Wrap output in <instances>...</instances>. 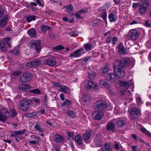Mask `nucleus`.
Wrapping results in <instances>:
<instances>
[{
  "mask_svg": "<svg viewBox=\"0 0 151 151\" xmlns=\"http://www.w3.org/2000/svg\"><path fill=\"white\" fill-rule=\"evenodd\" d=\"M149 5L150 4L148 2H146L143 3L142 5H140L139 9V13L142 14H145Z\"/></svg>",
  "mask_w": 151,
  "mask_h": 151,
  "instance_id": "obj_14",
  "label": "nucleus"
},
{
  "mask_svg": "<svg viewBox=\"0 0 151 151\" xmlns=\"http://www.w3.org/2000/svg\"><path fill=\"white\" fill-rule=\"evenodd\" d=\"M32 75L28 72H26L22 74L19 78V81L22 83H25L29 81L32 78Z\"/></svg>",
  "mask_w": 151,
  "mask_h": 151,
  "instance_id": "obj_5",
  "label": "nucleus"
},
{
  "mask_svg": "<svg viewBox=\"0 0 151 151\" xmlns=\"http://www.w3.org/2000/svg\"><path fill=\"white\" fill-rule=\"evenodd\" d=\"M96 144L97 147H99L101 146L102 144L101 140L100 139H99V140L96 141Z\"/></svg>",
  "mask_w": 151,
  "mask_h": 151,
  "instance_id": "obj_57",
  "label": "nucleus"
},
{
  "mask_svg": "<svg viewBox=\"0 0 151 151\" xmlns=\"http://www.w3.org/2000/svg\"><path fill=\"white\" fill-rule=\"evenodd\" d=\"M24 91L27 90L31 88V86L27 84H24Z\"/></svg>",
  "mask_w": 151,
  "mask_h": 151,
  "instance_id": "obj_45",
  "label": "nucleus"
},
{
  "mask_svg": "<svg viewBox=\"0 0 151 151\" xmlns=\"http://www.w3.org/2000/svg\"><path fill=\"white\" fill-rule=\"evenodd\" d=\"M141 130L143 132L148 135L150 137H151V133L147 131L144 128H141Z\"/></svg>",
  "mask_w": 151,
  "mask_h": 151,
  "instance_id": "obj_33",
  "label": "nucleus"
},
{
  "mask_svg": "<svg viewBox=\"0 0 151 151\" xmlns=\"http://www.w3.org/2000/svg\"><path fill=\"white\" fill-rule=\"evenodd\" d=\"M67 113L68 115L71 116L72 118L75 117L76 115L73 111L69 110L67 111Z\"/></svg>",
  "mask_w": 151,
  "mask_h": 151,
  "instance_id": "obj_34",
  "label": "nucleus"
},
{
  "mask_svg": "<svg viewBox=\"0 0 151 151\" xmlns=\"http://www.w3.org/2000/svg\"><path fill=\"white\" fill-rule=\"evenodd\" d=\"M50 37L53 40L55 38V34L53 33H51L49 35Z\"/></svg>",
  "mask_w": 151,
  "mask_h": 151,
  "instance_id": "obj_64",
  "label": "nucleus"
},
{
  "mask_svg": "<svg viewBox=\"0 0 151 151\" xmlns=\"http://www.w3.org/2000/svg\"><path fill=\"white\" fill-rule=\"evenodd\" d=\"M22 73V72L19 71H14L12 73V75L14 76H18Z\"/></svg>",
  "mask_w": 151,
  "mask_h": 151,
  "instance_id": "obj_46",
  "label": "nucleus"
},
{
  "mask_svg": "<svg viewBox=\"0 0 151 151\" xmlns=\"http://www.w3.org/2000/svg\"><path fill=\"white\" fill-rule=\"evenodd\" d=\"M4 13V9L0 6V17H2Z\"/></svg>",
  "mask_w": 151,
  "mask_h": 151,
  "instance_id": "obj_51",
  "label": "nucleus"
},
{
  "mask_svg": "<svg viewBox=\"0 0 151 151\" xmlns=\"http://www.w3.org/2000/svg\"><path fill=\"white\" fill-rule=\"evenodd\" d=\"M11 52L14 54L17 55H18L19 53V52L17 49H15L13 50H12Z\"/></svg>",
  "mask_w": 151,
  "mask_h": 151,
  "instance_id": "obj_48",
  "label": "nucleus"
},
{
  "mask_svg": "<svg viewBox=\"0 0 151 151\" xmlns=\"http://www.w3.org/2000/svg\"><path fill=\"white\" fill-rule=\"evenodd\" d=\"M101 20L100 19H95L92 22V26L93 27H95L98 25L100 24Z\"/></svg>",
  "mask_w": 151,
  "mask_h": 151,
  "instance_id": "obj_30",
  "label": "nucleus"
},
{
  "mask_svg": "<svg viewBox=\"0 0 151 151\" xmlns=\"http://www.w3.org/2000/svg\"><path fill=\"white\" fill-rule=\"evenodd\" d=\"M145 25L147 27H151V22L147 21L145 22Z\"/></svg>",
  "mask_w": 151,
  "mask_h": 151,
  "instance_id": "obj_59",
  "label": "nucleus"
},
{
  "mask_svg": "<svg viewBox=\"0 0 151 151\" xmlns=\"http://www.w3.org/2000/svg\"><path fill=\"white\" fill-rule=\"evenodd\" d=\"M79 10L81 13H85L88 11V9L86 8H84L82 9Z\"/></svg>",
  "mask_w": 151,
  "mask_h": 151,
  "instance_id": "obj_62",
  "label": "nucleus"
},
{
  "mask_svg": "<svg viewBox=\"0 0 151 151\" xmlns=\"http://www.w3.org/2000/svg\"><path fill=\"white\" fill-rule=\"evenodd\" d=\"M109 70V66L108 65H106L104 67V73L105 72H107Z\"/></svg>",
  "mask_w": 151,
  "mask_h": 151,
  "instance_id": "obj_56",
  "label": "nucleus"
},
{
  "mask_svg": "<svg viewBox=\"0 0 151 151\" xmlns=\"http://www.w3.org/2000/svg\"><path fill=\"white\" fill-rule=\"evenodd\" d=\"M117 40V38L116 37H114L112 38L111 42L113 45H115Z\"/></svg>",
  "mask_w": 151,
  "mask_h": 151,
  "instance_id": "obj_50",
  "label": "nucleus"
},
{
  "mask_svg": "<svg viewBox=\"0 0 151 151\" xmlns=\"http://www.w3.org/2000/svg\"><path fill=\"white\" fill-rule=\"evenodd\" d=\"M53 139L57 143H61L63 141L62 136L59 134H55L53 137Z\"/></svg>",
  "mask_w": 151,
  "mask_h": 151,
  "instance_id": "obj_17",
  "label": "nucleus"
},
{
  "mask_svg": "<svg viewBox=\"0 0 151 151\" xmlns=\"http://www.w3.org/2000/svg\"><path fill=\"white\" fill-rule=\"evenodd\" d=\"M33 66H37L41 63V61L39 60H37L34 61H32Z\"/></svg>",
  "mask_w": 151,
  "mask_h": 151,
  "instance_id": "obj_39",
  "label": "nucleus"
},
{
  "mask_svg": "<svg viewBox=\"0 0 151 151\" xmlns=\"http://www.w3.org/2000/svg\"><path fill=\"white\" fill-rule=\"evenodd\" d=\"M112 107L110 104H105L104 102V109H106L110 110L112 109Z\"/></svg>",
  "mask_w": 151,
  "mask_h": 151,
  "instance_id": "obj_38",
  "label": "nucleus"
},
{
  "mask_svg": "<svg viewBox=\"0 0 151 151\" xmlns=\"http://www.w3.org/2000/svg\"><path fill=\"white\" fill-rule=\"evenodd\" d=\"M53 87H60V86H61V85L60 84L59 82H54L53 83Z\"/></svg>",
  "mask_w": 151,
  "mask_h": 151,
  "instance_id": "obj_58",
  "label": "nucleus"
},
{
  "mask_svg": "<svg viewBox=\"0 0 151 151\" xmlns=\"http://www.w3.org/2000/svg\"><path fill=\"white\" fill-rule=\"evenodd\" d=\"M74 139L75 142L78 145H81L83 143L82 137L79 135H76L75 136Z\"/></svg>",
  "mask_w": 151,
  "mask_h": 151,
  "instance_id": "obj_22",
  "label": "nucleus"
},
{
  "mask_svg": "<svg viewBox=\"0 0 151 151\" xmlns=\"http://www.w3.org/2000/svg\"><path fill=\"white\" fill-rule=\"evenodd\" d=\"M82 101H83V103L85 104L86 103L89 101L90 99V95L87 92H84L83 94Z\"/></svg>",
  "mask_w": 151,
  "mask_h": 151,
  "instance_id": "obj_15",
  "label": "nucleus"
},
{
  "mask_svg": "<svg viewBox=\"0 0 151 151\" xmlns=\"http://www.w3.org/2000/svg\"><path fill=\"white\" fill-rule=\"evenodd\" d=\"M30 92L36 94H40L41 93L40 91L37 88L30 90Z\"/></svg>",
  "mask_w": 151,
  "mask_h": 151,
  "instance_id": "obj_42",
  "label": "nucleus"
},
{
  "mask_svg": "<svg viewBox=\"0 0 151 151\" xmlns=\"http://www.w3.org/2000/svg\"><path fill=\"white\" fill-rule=\"evenodd\" d=\"M41 42L40 40H37L32 42L31 45V47L34 48L36 50L37 52H40L41 49Z\"/></svg>",
  "mask_w": 151,
  "mask_h": 151,
  "instance_id": "obj_9",
  "label": "nucleus"
},
{
  "mask_svg": "<svg viewBox=\"0 0 151 151\" xmlns=\"http://www.w3.org/2000/svg\"><path fill=\"white\" fill-rule=\"evenodd\" d=\"M107 129L109 131H114L115 129L114 123L111 122H109L107 126Z\"/></svg>",
  "mask_w": 151,
  "mask_h": 151,
  "instance_id": "obj_21",
  "label": "nucleus"
},
{
  "mask_svg": "<svg viewBox=\"0 0 151 151\" xmlns=\"http://www.w3.org/2000/svg\"><path fill=\"white\" fill-rule=\"evenodd\" d=\"M86 88L87 90H90L92 88H95L96 90L99 89V87L96 84L91 81H88L86 84Z\"/></svg>",
  "mask_w": 151,
  "mask_h": 151,
  "instance_id": "obj_13",
  "label": "nucleus"
},
{
  "mask_svg": "<svg viewBox=\"0 0 151 151\" xmlns=\"http://www.w3.org/2000/svg\"><path fill=\"white\" fill-rule=\"evenodd\" d=\"M125 121L122 119H118L116 120V124L118 127H121L124 126L126 124Z\"/></svg>",
  "mask_w": 151,
  "mask_h": 151,
  "instance_id": "obj_18",
  "label": "nucleus"
},
{
  "mask_svg": "<svg viewBox=\"0 0 151 151\" xmlns=\"http://www.w3.org/2000/svg\"><path fill=\"white\" fill-rule=\"evenodd\" d=\"M91 130H86L83 135V138L85 140L88 139L91 135Z\"/></svg>",
  "mask_w": 151,
  "mask_h": 151,
  "instance_id": "obj_20",
  "label": "nucleus"
},
{
  "mask_svg": "<svg viewBox=\"0 0 151 151\" xmlns=\"http://www.w3.org/2000/svg\"><path fill=\"white\" fill-rule=\"evenodd\" d=\"M134 66L130 63V59L126 58L115 61L113 64V68L115 75L109 73L106 75L107 79L109 81L114 82L115 76L119 78H122L124 76L125 68L127 67L130 69Z\"/></svg>",
  "mask_w": 151,
  "mask_h": 151,
  "instance_id": "obj_1",
  "label": "nucleus"
},
{
  "mask_svg": "<svg viewBox=\"0 0 151 151\" xmlns=\"http://www.w3.org/2000/svg\"><path fill=\"white\" fill-rule=\"evenodd\" d=\"M10 115L9 112L6 110H3L2 112L0 110V121L4 122L7 120Z\"/></svg>",
  "mask_w": 151,
  "mask_h": 151,
  "instance_id": "obj_8",
  "label": "nucleus"
},
{
  "mask_svg": "<svg viewBox=\"0 0 151 151\" xmlns=\"http://www.w3.org/2000/svg\"><path fill=\"white\" fill-rule=\"evenodd\" d=\"M24 84H21L19 85L18 88L20 90L24 91Z\"/></svg>",
  "mask_w": 151,
  "mask_h": 151,
  "instance_id": "obj_63",
  "label": "nucleus"
},
{
  "mask_svg": "<svg viewBox=\"0 0 151 151\" xmlns=\"http://www.w3.org/2000/svg\"><path fill=\"white\" fill-rule=\"evenodd\" d=\"M25 132V130L23 129L22 130L16 131L15 132V134L17 135H22Z\"/></svg>",
  "mask_w": 151,
  "mask_h": 151,
  "instance_id": "obj_40",
  "label": "nucleus"
},
{
  "mask_svg": "<svg viewBox=\"0 0 151 151\" xmlns=\"http://www.w3.org/2000/svg\"><path fill=\"white\" fill-rule=\"evenodd\" d=\"M71 104V102L68 99H65V101L62 103V105L65 106V105H70Z\"/></svg>",
  "mask_w": 151,
  "mask_h": 151,
  "instance_id": "obj_44",
  "label": "nucleus"
},
{
  "mask_svg": "<svg viewBox=\"0 0 151 151\" xmlns=\"http://www.w3.org/2000/svg\"><path fill=\"white\" fill-rule=\"evenodd\" d=\"M108 17L111 22H115L117 18V17L113 13L109 14Z\"/></svg>",
  "mask_w": 151,
  "mask_h": 151,
  "instance_id": "obj_25",
  "label": "nucleus"
},
{
  "mask_svg": "<svg viewBox=\"0 0 151 151\" xmlns=\"http://www.w3.org/2000/svg\"><path fill=\"white\" fill-rule=\"evenodd\" d=\"M27 34L31 37H34L36 35V32L34 29H31L28 30L27 32Z\"/></svg>",
  "mask_w": 151,
  "mask_h": 151,
  "instance_id": "obj_24",
  "label": "nucleus"
},
{
  "mask_svg": "<svg viewBox=\"0 0 151 151\" xmlns=\"http://www.w3.org/2000/svg\"><path fill=\"white\" fill-rule=\"evenodd\" d=\"M104 115V113L103 111L96 110L92 112V116L94 120H99L101 119Z\"/></svg>",
  "mask_w": 151,
  "mask_h": 151,
  "instance_id": "obj_6",
  "label": "nucleus"
},
{
  "mask_svg": "<svg viewBox=\"0 0 151 151\" xmlns=\"http://www.w3.org/2000/svg\"><path fill=\"white\" fill-rule=\"evenodd\" d=\"M132 148L134 151H138L140 150L139 148L137 146L133 145L132 147Z\"/></svg>",
  "mask_w": 151,
  "mask_h": 151,
  "instance_id": "obj_49",
  "label": "nucleus"
},
{
  "mask_svg": "<svg viewBox=\"0 0 151 151\" xmlns=\"http://www.w3.org/2000/svg\"><path fill=\"white\" fill-rule=\"evenodd\" d=\"M44 63L45 65L52 67L56 65V62L53 57H50L45 58L44 61Z\"/></svg>",
  "mask_w": 151,
  "mask_h": 151,
  "instance_id": "obj_11",
  "label": "nucleus"
},
{
  "mask_svg": "<svg viewBox=\"0 0 151 151\" xmlns=\"http://www.w3.org/2000/svg\"><path fill=\"white\" fill-rule=\"evenodd\" d=\"M27 21L29 22L32 20H35L36 16L34 15H28L26 17Z\"/></svg>",
  "mask_w": 151,
  "mask_h": 151,
  "instance_id": "obj_29",
  "label": "nucleus"
},
{
  "mask_svg": "<svg viewBox=\"0 0 151 151\" xmlns=\"http://www.w3.org/2000/svg\"><path fill=\"white\" fill-rule=\"evenodd\" d=\"M110 143H106L104 145V151H110Z\"/></svg>",
  "mask_w": 151,
  "mask_h": 151,
  "instance_id": "obj_37",
  "label": "nucleus"
},
{
  "mask_svg": "<svg viewBox=\"0 0 151 151\" xmlns=\"http://www.w3.org/2000/svg\"><path fill=\"white\" fill-rule=\"evenodd\" d=\"M140 115L139 111L138 110L135 108H133L131 109L129 114L130 118L132 119H134L137 118Z\"/></svg>",
  "mask_w": 151,
  "mask_h": 151,
  "instance_id": "obj_4",
  "label": "nucleus"
},
{
  "mask_svg": "<svg viewBox=\"0 0 151 151\" xmlns=\"http://www.w3.org/2000/svg\"><path fill=\"white\" fill-rule=\"evenodd\" d=\"M119 84L121 86L127 88H128L130 86L129 83L127 82L121 81L119 82Z\"/></svg>",
  "mask_w": 151,
  "mask_h": 151,
  "instance_id": "obj_26",
  "label": "nucleus"
},
{
  "mask_svg": "<svg viewBox=\"0 0 151 151\" xmlns=\"http://www.w3.org/2000/svg\"><path fill=\"white\" fill-rule=\"evenodd\" d=\"M136 101L138 105L141 106L140 104L142 103V102L140 98L139 97H137L136 99Z\"/></svg>",
  "mask_w": 151,
  "mask_h": 151,
  "instance_id": "obj_53",
  "label": "nucleus"
},
{
  "mask_svg": "<svg viewBox=\"0 0 151 151\" xmlns=\"http://www.w3.org/2000/svg\"><path fill=\"white\" fill-rule=\"evenodd\" d=\"M60 89L59 90V91L65 93H68L70 92V88L66 86L61 85V86H60Z\"/></svg>",
  "mask_w": 151,
  "mask_h": 151,
  "instance_id": "obj_19",
  "label": "nucleus"
},
{
  "mask_svg": "<svg viewBox=\"0 0 151 151\" xmlns=\"http://www.w3.org/2000/svg\"><path fill=\"white\" fill-rule=\"evenodd\" d=\"M41 28L42 31L44 32H46L50 28L49 27L44 25H41Z\"/></svg>",
  "mask_w": 151,
  "mask_h": 151,
  "instance_id": "obj_35",
  "label": "nucleus"
},
{
  "mask_svg": "<svg viewBox=\"0 0 151 151\" xmlns=\"http://www.w3.org/2000/svg\"><path fill=\"white\" fill-rule=\"evenodd\" d=\"M139 32L135 29L130 30L128 33L129 37L133 40H137L139 36Z\"/></svg>",
  "mask_w": 151,
  "mask_h": 151,
  "instance_id": "obj_7",
  "label": "nucleus"
},
{
  "mask_svg": "<svg viewBox=\"0 0 151 151\" xmlns=\"http://www.w3.org/2000/svg\"><path fill=\"white\" fill-rule=\"evenodd\" d=\"M118 49L119 52H122L123 54H125L127 53L126 49L124 47L123 43H120L119 45Z\"/></svg>",
  "mask_w": 151,
  "mask_h": 151,
  "instance_id": "obj_23",
  "label": "nucleus"
},
{
  "mask_svg": "<svg viewBox=\"0 0 151 151\" xmlns=\"http://www.w3.org/2000/svg\"><path fill=\"white\" fill-rule=\"evenodd\" d=\"M88 76L89 78L92 79H93L96 76V74L94 72L92 71L91 69H89L88 71Z\"/></svg>",
  "mask_w": 151,
  "mask_h": 151,
  "instance_id": "obj_27",
  "label": "nucleus"
},
{
  "mask_svg": "<svg viewBox=\"0 0 151 151\" xmlns=\"http://www.w3.org/2000/svg\"><path fill=\"white\" fill-rule=\"evenodd\" d=\"M7 21L8 17H7L0 19V27H4L6 26Z\"/></svg>",
  "mask_w": 151,
  "mask_h": 151,
  "instance_id": "obj_16",
  "label": "nucleus"
},
{
  "mask_svg": "<svg viewBox=\"0 0 151 151\" xmlns=\"http://www.w3.org/2000/svg\"><path fill=\"white\" fill-rule=\"evenodd\" d=\"M86 51L91 50L93 48L92 45L90 43H86L83 45Z\"/></svg>",
  "mask_w": 151,
  "mask_h": 151,
  "instance_id": "obj_28",
  "label": "nucleus"
},
{
  "mask_svg": "<svg viewBox=\"0 0 151 151\" xmlns=\"http://www.w3.org/2000/svg\"><path fill=\"white\" fill-rule=\"evenodd\" d=\"M11 39L10 37H8L4 39V41L0 40V49L4 51L6 50L7 47L11 48Z\"/></svg>",
  "mask_w": 151,
  "mask_h": 151,
  "instance_id": "obj_3",
  "label": "nucleus"
},
{
  "mask_svg": "<svg viewBox=\"0 0 151 151\" xmlns=\"http://www.w3.org/2000/svg\"><path fill=\"white\" fill-rule=\"evenodd\" d=\"M26 65L28 68H31L33 66L32 62H29L26 64Z\"/></svg>",
  "mask_w": 151,
  "mask_h": 151,
  "instance_id": "obj_52",
  "label": "nucleus"
},
{
  "mask_svg": "<svg viewBox=\"0 0 151 151\" xmlns=\"http://www.w3.org/2000/svg\"><path fill=\"white\" fill-rule=\"evenodd\" d=\"M104 87L110 89L111 88L112 86L110 84L104 82Z\"/></svg>",
  "mask_w": 151,
  "mask_h": 151,
  "instance_id": "obj_47",
  "label": "nucleus"
},
{
  "mask_svg": "<svg viewBox=\"0 0 151 151\" xmlns=\"http://www.w3.org/2000/svg\"><path fill=\"white\" fill-rule=\"evenodd\" d=\"M34 128L37 130H38L41 132H43V130L41 128L40 126L37 124L35 127Z\"/></svg>",
  "mask_w": 151,
  "mask_h": 151,
  "instance_id": "obj_41",
  "label": "nucleus"
},
{
  "mask_svg": "<svg viewBox=\"0 0 151 151\" xmlns=\"http://www.w3.org/2000/svg\"><path fill=\"white\" fill-rule=\"evenodd\" d=\"M29 142L30 144H36L37 145L39 144V142L38 141L33 140L29 141Z\"/></svg>",
  "mask_w": 151,
  "mask_h": 151,
  "instance_id": "obj_55",
  "label": "nucleus"
},
{
  "mask_svg": "<svg viewBox=\"0 0 151 151\" xmlns=\"http://www.w3.org/2000/svg\"><path fill=\"white\" fill-rule=\"evenodd\" d=\"M32 104L31 100L25 99L22 100L19 103V106L20 110L25 111L30 109Z\"/></svg>",
  "mask_w": 151,
  "mask_h": 151,
  "instance_id": "obj_2",
  "label": "nucleus"
},
{
  "mask_svg": "<svg viewBox=\"0 0 151 151\" xmlns=\"http://www.w3.org/2000/svg\"><path fill=\"white\" fill-rule=\"evenodd\" d=\"M64 49V47L61 45H58L57 46H55L53 48V49L54 50H61Z\"/></svg>",
  "mask_w": 151,
  "mask_h": 151,
  "instance_id": "obj_36",
  "label": "nucleus"
},
{
  "mask_svg": "<svg viewBox=\"0 0 151 151\" xmlns=\"http://www.w3.org/2000/svg\"><path fill=\"white\" fill-rule=\"evenodd\" d=\"M68 135V139L70 140L73 139L74 137V134L72 132H68L67 133Z\"/></svg>",
  "mask_w": 151,
  "mask_h": 151,
  "instance_id": "obj_43",
  "label": "nucleus"
},
{
  "mask_svg": "<svg viewBox=\"0 0 151 151\" xmlns=\"http://www.w3.org/2000/svg\"><path fill=\"white\" fill-rule=\"evenodd\" d=\"M139 5V3H134L132 4V7L134 9H136Z\"/></svg>",
  "mask_w": 151,
  "mask_h": 151,
  "instance_id": "obj_54",
  "label": "nucleus"
},
{
  "mask_svg": "<svg viewBox=\"0 0 151 151\" xmlns=\"http://www.w3.org/2000/svg\"><path fill=\"white\" fill-rule=\"evenodd\" d=\"M93 107L96 109H104V101L102 100L97 101L94 103Z\"/></svg>",
  "mask_w": 151,
  "mask_h": 151,
  "instance_id": "obj_12",
  "label": "nucleus"
},
{
  "mask_svg": "<svg viewBox=\"0 0 151 151\" xmlns=\"http://www.w3.org/2000/svg\"><path fill=\"white\" fill-rule=\"evenodd\" d=\"M31 138L32 139H37V140H39L40 139V137H39L35 135H32L31 136Z\"/></svg>",
  "mask_w": 151,
  "mask_h": 151,
  "instance_id": "obj_60",
  "label": "nucleus"
},
{
  "mask_svg": "<svg viewBox=\"0 0 151 151\" xmlns=\"http://www.w3.org/2000/svg\"><path fill=\"white\" fill-rule=\"evenodd\" d=\"M37 112H33L26 114H25V116L26 117H32L35 116L37 115Z\"/></svg>",
  "mask_w": 151,
  "mask_h": 151,
  "instance_id": "obj_31",
  "label": "nucleus"
},
{
  "mask_svg": "<svg viewBox=\"0 0 151 151\" xmlns=\"http://www.w3.org/2000/svg\"><path fill=\"white\" fill-rule=\"evenodd\" d=\"M32 101H33L37 104H39L40 102V101L39 99L35 98H33L32 99Z\"/></svg>",
  "mask_w": 151,
  "mask_h": 151,
  "instance_id": "obj_61",
  "label": "nucleus"
},
{
  "mask_svg": "<svg viewBox=\"0 0 151 151\" xmlns=\"http://www.w3.org/2000/svg\"><path fill=\"white\" fill-rule=\"evenodd\" d=\"M85 53L83 48H81L76 50L74 52L71 53L70 57L72 58H76L80 57L81 55Z\"/></svg>",
  "mask_w": 151,
  "mask_h": 151,
  "instance_id": "obj_10",
  "label": "nucleus"
},
{
  "mask_svg": "<svg viewBox=\"0 0 151 151\" xmlns=\"http://www.w3.org/2000/svg\"><path fill=\"white\" fill-rule=\"evenodd\" d=\"M66 9L67 11L68 12H70L73 10V6L71 4H69L66 5L65 6Z\"/></svg>",
  "mask_w": 151,
  "mask_h": 151,
  "instance_id": "obj_32",
  "label": "nucleus"
}]
</instances>
